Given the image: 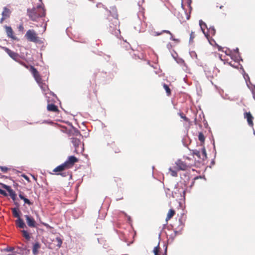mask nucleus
<instances>
[{
	"mask_svg": "<svg viewBox=\"0 0 255 255\" xmlns=\"http://www.w3.org/2000/svg\"><path fill=\"white\" fill-rule=\"evenodd\" d=\"M27 225L31 228H35L36 227V223L32 217L28 215L24 216Z\"/></svg>",
	"mask_w": 255,
	"mask_h": 255,
	"instance_id": "9d476101",
	"label": "nucleus"
},
{
	"mask_svg": "<svg viewBox=\"0 0 255 255\" xmlns=\"http://www.w3.org/2000/svg\"><path fill=\"white\" fill-rule=\"evenodd\" d=\"M58 175H62V176H64V177H65L67 176V174L66 172H62V173H57Z\"/></svg>",
	"mask_w": 255,
	"mask_h": 255,
	"instance_id": "c03bdc74",
	"label": "nucleus"
},
{
	"mask_svg": "<svg viewBox=\"0 0 255 255\" xmlns=\"http://www.w3.org/2000/svg\"><path fill=\"white\" fill-rule=\"evenodd\" d=\"M1 48L9 56V57L10 58H11L12 59H13L15 61L18 62L21 65H22L23 66H24L25 68H26L27 69L28 68V66L27 65H26V64L25 63H24L23 62H22V61H21L20 60V57L18 53H16V52H15L14 51H11V50H10L7 47H2Z\"/></svg>",
	"mask_w": 255,
	"mask_h": 255,
	"instance_id": "39448f33",
	"label": "nucleus"
},
{
	"mask_svg": "<svg viewBox=\"0 0 255 255\" xmlns=\"http://www.w3.org/2000/svg\"><path fill=\"white\" fill-rule=\"evenodd\" d=\"M167 248H166L165 250V252L162 254V255H167Z\"/></svg>",
	"mask_w": 255,
	"mask_h": 255,
	"instance_id": "4d7b16f0",
	"label": "nucleus"
},
{
	"mask_svg": "<svg viewBox=\"0 0 255 255\" xmlns=\"http://www.w3.org/2000/svg\"><path fill=\"white\" fill-rule=\"evenodd\" d=\"M23 236L27 240H29L30 238V235L27 231L24 230L21 231Z\"/></svg>",
	"mask_w": 255,
	"mask_h": 255,
	"instance_id": "a878e982",
	"label": "nucleus"
},
{
	"mask_svg": "<svg viewBox=\"0 0 255 255\" xmlns=\"http://www.w3.org/2000/svg\"><path fill=\"white\" fill-rule=\"evenodd\" d=\"M181 117L185 121H187L188 119L185 116H181Z\"/></svg>",
	"mask_w": 255,
	"mask_h": 255,
	"instance_id": "603ef678",
	"label": "nucleus"
},
{
	"mask_svg": "<svg viewBox=\"0 0 255 255\" xmlns=\"http://www.w3.org/2000/svg\"><path fill=\"white\" fill-rule=\"evenodd\" d=\"M171 37H170V39L173 40V41H178V39H175L173 37V35H172V34H171Z\"/></svg>",
	"mask_w": 255,
	"mask_h": 255,
	"instance_id": "de8ad7c7",
	"label": "nucleus"
},
{
	"mask_svg": "<svg viewBox=\"0 0 255 255\" xmlns=\"http://www.w3.org/2000/svg\"><path fill=\"white\" fill-rule=\"evenodd\" d=\"M222 7H223V6H222V5H221V6H220V9L222 8Z\"/></svg>",
	"mask_w": 255,
	"mask_h": 255,
	"instance_id": "0e129e2a",
	"label": "nucleus"
},
{
	"mask_svg": "<svg viewBox=\"0 0 255 255\" xmlns=\"http://www.w3.org/2000/svg\"><path fill=\"white\" fill-rule=\"evenodd\" d=\"M206 32L208 33V36H209L210 35H214L216 32V30L213 26H211L207 28V31Z\"/></svg>",
	"mask_w": 255,
	"mask_h": 255,
	"instance_id": "b1692460",
	"label": "nucleus"
},
{
	"mask_svg": "<svg viewBox=\"0 0 255 255\" xmlns=\"http://www.w3.org/2000/svg\"><path fill=\"white\" fill-rule=\"evenodd\" d=\"M40 245L39 243L36 242L34 244L32 248V254L34 255H36L38 253V249H40Z\"/></svg>",
	"mask_w": 255,
	"mask_h": 255,
	"instance_id": "aec40b11",
	"label": "nucleus"
},
{
	"mask_svg": "<svg viewBox=\"0 0 255 255\" xmlns=\"http://www.w3.org/2000/svg\"><path fill=\"white\" fill-rule=\"evenodd\" d=\"M23 27L22 26V25H20L18 27V29L20 31H21V30H23Z\"/></svg>",
	"mask_w": 255,
	"mask_h": 255,
	"instance_id": "3c124183",
	"label": "nucleus"
},
{
	"mask_svg": "<svg viewBox=\"0 0 255 255\" xmlns=\"http://www.w3.org/2000/svg\"><path fill=\"white\" fill-rule=\"evenodd\" d=\"M170 46V44H167V47L169 48Z\"/></svg>",
	"mask_w": 255,
	"mask_h": 255,
	"instance_id": "e2e57ef3",
	"label": "nucleus"
},
{
	"mask_svg": "<svg viewBox=\"0 0 255 255\" xmlns=\"http://www.w3.org/2000/svg\"><path fill=\"white\" fill-rule=\"evenodd\" d=\"M171 37H170V39L173 40V41H178V39H175L173 37V35H172V34H171Z\"/></svg>",
	"mask_w": 255,
	"mask_h": 255,
	"instance_id": "8fccbe9b",
	"label": "nucleus"
},
{
	"mask_svg": "<svg viewBox=\"0 0 255 255\" xmlns=\"http://www.w3.org/2000/svg\"><path fill=\"white\" fill-rule=\"evenodd\" d=\"M244 118L247 119L248 125L249 126L253 127L254 126L253 123V117L250 112H246L244 113Z\"/></svg>",
	"mask_w": 255,
	"mask_h": 255,
	"instance_id": "4468645a",
	"label": "nucleus"
},
{
	"mask_svg": "<svg viewBox=\"0 0 255 255\" xmlns=\"http://www.w3.org/2000/svg\"><path fill=\"white\" fill-rule=\"evenodd\" d=\"M4 28L8 37L13 40L17 39V37L14 35L13 30L10 26L5 25Z\"/></svg>",
	"mask_w": 255,
	"mask_h": 255,
	"instance_id": "ddd939ff",
	"label": "nucleus"
},
{
	"mask_svg": "<svg viewBox=\"0 0 255 255\" xmlns=\"http://www.w3.org/2000/svg\"><path fill=\"white\" fill-rule=\"evenodd\" d=\"M234 51L236 52V54L235 55H233L232 53V52L230 51V55H231V58L233 59L235 62H238L240 60L242 61V59L241 58L239 52V49L238 48H236L234 50Z\"/></svg>",
	"mask_w": 255,
	"mask_h": 255,
	"instance_id": "2eb2a0df",
	"label": "nucleus"
},
{
	"mask_svg": "<svg viewBox=\"0 0 255 255\" xmlns=\"http://www.w3.org/2000/svg\"><path fill=\"white\" fill-rule=\"evenodd\" d=\"M192 154L196 155L198 158L201 159V152L197 149L193 150Z\"/></svg>",
	"mask_w": 255,
	"mask_h": 255,
	"instance_id": "bb28decb",
	"label": "nucleus"
},
{
	"mask_svg": "<svg viewBox=\"0 0 255 255\" xmlns=\"http://www.w3.org/2000/svg\"><path fill=\"white\" fill-rule=\"evenodd\" d=\"M176 60L177 63L181 64H183L186 67V66L185 65V63L183 59H182L181 58H179L178 59H176Z\"/></svg>",
	"mask_w": 255,
	"mask_h": 255,
	"instance_id": "72a5a7b5",
	"label": "nucleus"
},
{
	"mask_svg": "<svg viewBox=\"0 0 255 255\" xmlns=\"http://www.w3.org/2000/svg\"><path fill=\"white\" fill-rule=\"evenodd\" d=\"M43 225L47 228L50 227L49 225L47 223H43Z\"/></svg>",
	"mask_w": 255,
	"mask_h": 255,
	"instance_id": "6e6d98bb",
	"label": "nucleus"
},
{
	"mask_svg": "<svg viewBox=\"0 0 255 255\" xmlns=\"http://www.w3.org/2000/svg\"><path fill=\"white\" fill-rule=\"evenodd\" d=\"M175 164L177 166V170H186L187 168V165L185 162L180 159H178Z\"/></svg>",
	"mask_w": 255,
	"mask_h": 255,
	"instance_id": "f8f14e48",
	"label": "nucleus"
},
{
	"mask_svg": "<svg viewBox=\"0 0 255 255\" xmlns=\"http://www.w3.org/2000/svg\"><path fill=\"white\" fill-rule=\"evenodd\" d=\"M175 214V211L173 209H170L168 211V213L167 215V217L166 218V221H167L170 218H171L173 215Z\"/></svg>",
	"mask_w": 255,
	"mask_h": 255,
	"instance_id": "5701e85b",
	"label": "nucleus"
},
{
	"mask_svg": "<svg viewBox=\"0 0 255 255\" xmlns=\"http://www.w3.org/2000/svg\"><path fill=\"white\" fill-rule=\"evenodd\" d=\"M163 87H164V89L165 90V91H166V92L167 93V95H170L171 91H170V88L168 86V85L165 84H163Z\"/></svg>",
	"mask_w": 255,
	"mask_h": 255,
	"instance_id": "7c9ffc66",
	"label": "nucleus"
},
{
	"mask_svg": "<svg viewBox=\"0 0 255 255\" xmlns=\"http://www.w3.org/2000/svg\"><path fill=\"white\" fill-rule=\"evenodd\" d=\"M78 161V159L74 156H69L68 159L62 164L54 169L55 172L63 171L66 169L71 168L75 163Z\"/></svg>",
	"mask_w": 255,
	"mask_h": 255,
	"instance_id": "f03ea898",
	"label": "nucleus"
},
{
	"mask_svg": "<svg viewBox=\"0 0 255 255\" xmlns=\"http://www.w3.org/2000/svg\"><path fill=\"white\" fill-rule=\"evenodd\" d=\"M22 177H23L27 181H29V178L26 175L23 174L22 175Z\"/></svg>",
	"mask_w": 255,
	"mask_h": 255,
	"instance_id": "864d4df0",
	"label": "nucleus"
},
{
	"mask_svg": "<svg viewBox=\"0 0 255 255\" xmlns=\"http://www.w3.org/2000/svg\"><path fill=\"white\" fill-rule=\"evenodd\" d=\"M171 37H170V39L173 40V41H178V39H175L173 37V35H172V34H171Z\"/></svg>",
	"mask_w": 255,
	"mask_h": 255,
	"instance_id": "09e8293b",
	"label": "nucleus"
},
{
	"mask_svg": "<svg viewBox=\"0 0 255 255\" xmlns=\"http://www.w3.org/2000/svg\"><path fill=\"white\" fill-rule=\"evenodd\" d=\"M171 172V176L173 177H176L177 176V170L173 169L171 167L169 169Z\"/></svg>",
	"mask_w": 255,
	"mask_h": 255,
	"instance_id": "cd10ccee",
	"label": "nucleus"
},
{
	"mask_svg": "<svg viewBox=\"0 0 255 255\" xmlns=\"http://www.w3.org/2000/svg\"><path fill=\"white\" fill-rule=\"evenodd\" d=\"M40 3L39 4H41L42 6H43V4L42 3V0H39Z\"/></svg>",
	"mask_w": 255,
	"mask_h": 255,
	"instance_id": "13d9d810",
	"label": "nucleus"
},
{
	"mask_svg": "<svg viewBox=\"0 0 255 255\" xmlns=\"http://www.w3.org/2000/svg\"><path fill=\"white\" fill-rule=\"evenodd\" d=\"M159 244H158L157 246L154 247V250H153V253L154 254V255H160L159 254Z\"/></svg>",
	"mask_w": 255,
	"mask_h": 255,
	"instance_id": "c756f323",
	"label": "nucleus"
},
{
	"mask_svg": "<svg viewBox=\"0 0 255 255\" xmlns=\"http://www.w3.org/2000/svg\"><path fill=\"white\" fill-rule=\"evenodd\" d=\"M118 14L117 12L114 13L112 16L113 17V22L110 23L109 27L110 32L117 37L120 36L121 32L119 29V22L118 19Z\"/></svg>",
	"mask_w": 255,
	"mask_h": 255,
	"instance_id": "20e7f679",
	"label": "nucleus"
},
{
	"mask_svg": "<svg viewBox=\"0 0 255 255\" xmlns=\"http://www.w3.org/2000/svg\"><path fill=\"white\" fill-rule=\"evenodd\" d=\"M144 0H141V2H140V1H139L138 2V5H139V6H140L141 3H142L143 2Z\"/></svg>",
	"mask_w": 255,
	"mask_h": 255,
	"instance_id": "5fc2aeb1",
	"label": "nucleus"
},
{
	"mask_svg": "<svg viewBox=\"0 0 255 255\" xmlns=\"http://www.w3.org/2000/svg\"><path fill=\"white\" fill-rule=\"evenodd\" d=\"M71 142L75 148V152L76 153H82L84 151V144L80 140L76 137H72L71 138Z\"/></svg>",
	"mask_w": 255,
	"mask_h": 255,
	"instance_id": "423d86ee",
	"label": "nucleus"
},
{
	"mask_svg": "<svg viewBox=\"0 0 255 255\" xmlns=\"http://www.w3.org/2000/svg\"><path fill=\"white\" fill-rule=\"evenodd\" d=\"M12 212L13 215L15 218H16L17 219L20 218V215H19L20 212L18 211V209L17 208H13L12 209Z\"/></svg>",
	"mask_w": 255,
	"mask_h": 255,
	"instance_id": "4be33fe9",
	"label": "nucleus"
},
{
	"mask_svg": "<svg viewBox=\"0 0 255 255\" xmlns=\"http://www.w3.org/2000/svg\"><path fill=\"white\" fill-rule=\"evenodd\" d=\"M163 32H165V33H168L170 35H171V34H172L170 32V31H169V30H162V32H161L160 33L159 32H156V34L155 35V36H158V35H160L161 33H162Z\"/></svg>",
	"mask_w": 255,
	"mask_h": 255,
	"instance_id": "473e14b6",
	"label": "nucleus"
},
{
	"mask_svg": "<svg viewBox=\"0 0 255 255\" xmlns=\"http://www.w3.org/2000/svg\"><path fill=\"white\" fill-rule=\"evenodd\" d=\"M183 193L185 194V191H183Z\"/></svg>",
	"mask_w": 255,
	"mask_h": 255,
	"instance_id": "69168bd1",
	"label": "nucleus"
},
{
	"mask_svg": "<svg viewBox=\"0 0 255 255\" xmlns=\"http://www.w3.org/2000/svg\"><path fill=\"white\" fill-rule=\"evenodd\" d=\"M11 13V11L9 8L6 7H4L3 11L1 13L2 17L0 19V23H2L4 20L9 17Z\"/></svg>",
	"mask_w": 255,
	"mask_h": 255,
	"instance_id": "1a4fd4ad",
	"label": "nucleus"
},
{
	"mask_svg": "<svg viewBox=\"0 0 255 255\" xmlns=\"http://www.w3.org/2000/svg\"><path fill=\"white\" fill-rule=\"evenodd\" d=\"M200 152H201V159H202L203 160L206 159L207 156V153H206L205 148L204 147L202 148L201 149V151H200Z\"/></svg>",
	"mask_w": 255,
	"mask_h": 255,
	"instance_id": "393cba45",
	"label": "nucleus"
},
{
	"mask_svg": "<svg viewBox=\"0 0 255 255\" xmlns=\"http://www.w3.org/2000/svg\"><path fill=\"white\" fill-rule=\"evenodd\" d=\"M56 240L58 242V244H57V246L58 247H60L61 246V245H62V241L61 240V239L59 238H56Z\"/></svg>",
	"mask_w": 255,
	"mask_h": 255,
	"instance_id": "e433bc0d",
	"label": "nucleus"
},
{
	"mask_svg": "<svg viewBox=\"0 0 255 255\" xmlns=\"http://www.w3.org/2000/svg\"><path fill=\"white\" fill-rule=\"evenodd\" d=\"M13 250H14V248L13 247H7L5 249V251L6 252H12Z\"/></svg>",
	"mask_w": 255,
	"mask_h": 255,
	"instance_id": "4c0bfd02",
	"label": "nucleus"
},
{
	"mask_svg": "<svg viewBox=\"0 0 255 255\" xmlns=\"http://www.w3.org/2000/svg\"><path fill=\"white\" fill-rule=\"evenodd\" d=\"M182 1H183V2L182 3V7L184 9L183 3H186L187 4V6L189 10H190V12L191 10H192V7L191 6L192 0H182Z\"/></svg>",
	"mask_w": 255,
	"mask_h": 255,
	"instance_id": "412c9836",
	"label": "nucleus"
},
{
	"mask_svg": "<svg viewBox=\"0 0 255 255\" xmlns=\"http://www.w3.org/2000/svg\"><path fill=\"white\" fill-rule=\"evenodd\" d=\"M123 213L125 215V216H126L128 217V221L129 223H130V221H131V218H130V216H128V215H127V214H126V213H124V212H123Z\"/></svg>",
	"mask_w": 255,
	"mask_h": 255,
	"instance_id": "a19ab883",
	"label": "nucleus"
},
{
	"mask_svg": "<svg viewBox=\"0 0 255 255\" xmlns=\"http://www.w3.org/2000/svg\"><path fill=\"white\" fill-rule=\"evenodd\" d=\"M134 28L138 32H143L145 30V23L138 19L134 24Z\"/></svg>",
	"mask_w": 255,
	"mask_h": 255,
	"instance_id": "6e6552de",
	"label": "nucleus"
},
{
	"mask_svg": "<svg viewBox=\"0 0 255 255\" xmlns=\"http://www.w3.org/2000/svg\"><path fill=\"white\" fill-rule=\"evenodd\" d=\"M198 139L201 142H204L205 140V137L204 134L202 132H200L198 135Z\"/></svg>",
	"mask_w": 255,
	"mask_h": 255,
	"instance_id": "2f4dec72",
	"label": "nucleus"
},
{
	"mask_svg": "<svg viewBox=\"0 0 255 255\" xmlns=\"http://www.w3.org/2000/svg\"><path fill=\"white\" fill-rule=\"evenodd\" d=\"M179 222H180V225L179 226V227L180 228V229H182L183 228V224L181 223V219H179Z\"/></svg>",
	"mask_w": 255,
	"mask_h": 255,
	"instance_id": "79ce46f5",
	"label": "nucleus"
},
{
	"mask_svg": "<svg viewBox=\"0 0 255 255\" xmlns=\"http://www.w3.org/2000/svg\"><path fill=\"white\" fill-rule=\"evenodd\" d=\"M73 134L76 136H82L79 130H78L76 128H73Z\"/></svg>",
	"mask_w": 255,
	"mask_h": 255,
	"instance_id": "c85d7f7f",
	"label": "nucleus"
},
{
	"mask_svg": "<svg viewBox=\"0 0 255 255\" xmlns=\"http://www.w3.org/2000/svg\"><path fill=\"white\" fill-rule=\"evenodd\" d=\"M199 25L201 28V30L203 33L204 34L205 36L208 38V34L207 32L205 31V28H208L207 27L206 24L202 20H199Z\"/></svg>",
	"mask_w": 255,
	"mask_h": 255,
	"instance_id": "dca6fc26",
	"label": "nucleus"
},
{
	"mask_svg": "<svg viewBox=\"0 0 255 255\" xmlns=\"http://www.w3.org/2000/svg\"><path fill=\"white\" fill-rule=\"evenodd\" d=\"M2 185V187L6 189L7 192L9 193V195L10 196L11 198L12 199L13 201H15L16 200V194H15V192L10 188V186L3 184H0Z\"/></svg>",
	"mask_w": 255,
	"mask_h": 255,
	"instance_id": "9b49d317",
	"label": "nucleus"
},
{
	"mask_svg": "<svg viewBox=\"0 0 255 255\" xmlns=\"http://www.w3.org/2000/svg\"><path fill=\"white\" fill-rule=\"evenodd\" d=\"M189 17H190V16H189V15H187V19H189Z\"/></svg>",
	"mask_w": 255,
	"mask_h": 255,
	"instance_id": "680f3d73",
	"label": "nucleus"
},
{
	"mask_svg": "<svg viewBox=\"0 0 255 255\" xmlns=\"http://www.w3.org/2000/svg\"><path fill=\"white\" fill-rule=\"evenodd\" d=\"M221 47L219 46V47H218V50H219V51H220V50H221Z\"/></svg>",
	"mask_w": 255,
	"mask_h": 255,
	"instance_id": "052dcab7",
	"label": "nucleus"
},
{
	"mask_svg": "<svg viewBox=\"0 0 255 255\" xmlns=\"http://www.w3.org/2000/svg\"><path fill=\"white\" fill-rule=\"evenodd\" d=\"M25 37L28 41L30 42L36 43L38 41L37 34L33 29L28 30L25 35Z\"/></svg>",
	"mask_w": 255,
	"mask_h": 255,
	"instance_id": "0eeeda50",
	"label": "nucleus"
},
{
	"mask_svg": "<svg viewBox=\"0 0 255 255\" xmlns=\"http://www.w3.org/2000/svg\"><path fill=\"white\" fill-rule=\"evenodd\" d=\"M45 9L41 4H37L32 9H27V15L32 21H37L40 18L45 16Z\"/></svg>",
	"mask_w": 255,
	"mask_h": 255,
	"instance_id": "f257e3e1",
	"label": "nucleus"
},
{
	"mask_svg": "<svg viewBox=\"0 0 255 255\" xmlns=\"http://www.w3.org/2000/svg\"><path fill=\"white\" fill-rule=\"evenodd\" d=\"M15 224L16 226L20 228H24L26 227L24 221L21 218L17 219L15 221Z\"/></svg>",
	"mask_w": 255,
	"mask_h": 255,
	"instance_id": "a211bd4d",
	"label": "nucleus"
},
{
	"mask_svg": "<svg viewBox=\"0 0 255 255\" xmlns=\"http://www.w3.org/2000/svg\"><path fill=\"white\" fill-rule=\"evenodd\" d=\"M230 65H231V66H232L235 67H236V68L237 67V66H234V65H232L231 63H230Z\"/></svg>",
	"mask_w": 255,
	"mask_h": 255,
	"instance_id": "bf43d9fd",
	"label": "nucleus"
},
{
	"mask_svg": "<svg viewBox=\"0 0 255 255\" xmlns=\"http://www.w3.org/2000/svg\"><path fill=\"white\" fill-rule=\"evenodd\" d=\"M242 69L243 72L244 73L243 76L246 81L247 85L248 86V87H249V89H250V87H253V86L254 85H253L251 84L250 80V77H249V75L245 73V72L242 67Z\"/></svg>",
	"mask_w": 255,
	"mask_h": 255,
	"instance_id": "f3484780",
	"label": "nucleus"
},
{
	"mask_svg": "<svg viewBox=\"0 0 255 255\" xmlns=\"http://www.w3.org/2000/svg\"><path fill=\"white\" fill-rule=\"evenodd\" d=\"M194 35H195L194 33L193 32H192L190 34V40L194 38V36H195Z\"/></svg>",
	"mask_w": 255,
	"mask_h": 255,
	"instance_id": "37998d69",
	"label": "nucleus"
},
{
	"mask_svg": "<svg viewBox=\"0 0 255 255\" xmlns=\"http://www.w3.org/2000/svg\"><path fill=\"white\" fill-rule=\"evenodd\" d=\"M29 70L31 72L33 76L34 77L35 81L38 83L39 87L41 88L43 92L45 94H46L47 93H46V92L48 89V86L45 83H43L42 82L41 77L39 75V73L36 70V69L35 68L34 66H30Z\"/></svg>",
	"mask_w": 255,
	"mask_h": 255,
	"instance_id": "7ed1b4c3",
	"label": "nucleus"
},
{
	"mask_svg": "<svg viewBox=\"0 0 255 255\" xmlns=\"http://www.w3.org/2000/svg\"><path fill=\"white\" fill-rule=\"evenodd\" d=\"M47 22H46L44 25H43V31H45V30H46V25H47V23H46Z\"/></svg>",
	"mask_w": 255,
	"mask_h": 255,
	"instance_id": "49530a36",
	"label": "nucleus"
},
{
	"mask_svg": "<svg viewBox=\"0 0 255 255\" xmlns=\"http://www.w3.org/2000/svg\"><path fill=\"white\" fill-rule=\"evenodd\" d=\"M222 97L224 99L231 100L230 97L227 95H222Z\"/></svg>",
	"mask_w": 255,
	"mask_h": 255,
	"instance_id": "ea45409f",
	"label": "nucleus"
},
{
	"mask_svg": "<svg viewBox=\"0 0 255 255\" xmlns=\"http://www.w3.org/2000/svg\"><path fill=\"white\" fill-rule=\"evenodd\" d=\"M47 109L48 111L50 112H56L58 111V107L53 104H48Z\"/></svg>",
	"mask_w": 255,
	"mask_h": 255,
	"instance_id": "6ab92c4d",
	"label": "nucleus"
},
{
	"mask_svg": "<svg viewBox=\"0 0 255 255\" xmlns=\"http://www.w3.org/2000/svg\"><path fill=\"white\" fill-rule=\"evenodd\" d=\"M19 197L21 199V200H23L24 199V197L23 196V194L22 193H20L19 194Z\"/></svg>",
	"mask_w": 255,
	"mask_h": 255,
	"instance_id": "a18cd8bd",
	"label": "nucleus"
},
{
	"mask_svg": "<svg viewBox=\"0 0 255 255\" xmlns=\"http://www.w3.org/2000/svg\"><path fill=\"white\" fill-rule=\"evenodd\" d=\"M23 200L25 204H26L28 205H30L32 204V203L30 201V200L26 198H24V199Z\"/></svg>",
	"mask_w": 255,
	"mask_h": 255,
	"instance_id": "f704fd0d",
	"label": "nucleus"
},
{
	"mask_svg": "<svg viewBox=\"0 0 255 255\" xmlns=\"http://www.w3.org/2000/svg\"><path fill=\"white\" fill-rule=\"evenodd\" d=\"M0 194L4 196H7V193H6V192L4 190H2L1 189H0Z\"/></svg>",
	"mask_w": 255,
	"mask_h": 255,
	"instance_id": "58836bf2",
	"label": "nucleus"
},
{
	"mask_svg": "<svg viewBox=\"0 0 255 255\" xmlns=\"http://www.w3.org/2000/svg\"><path fill=\"white\" fill-rule=\"evenodd\" d=\"M0 169L4 173L6 172L8 170V168L5 166H0Z\"/></svg>",
	"mask_w": 255,
	"mask_h": 255,
	"instance_id": "c9c22d12",
	"label": "nucleus"
}]
</instances>
